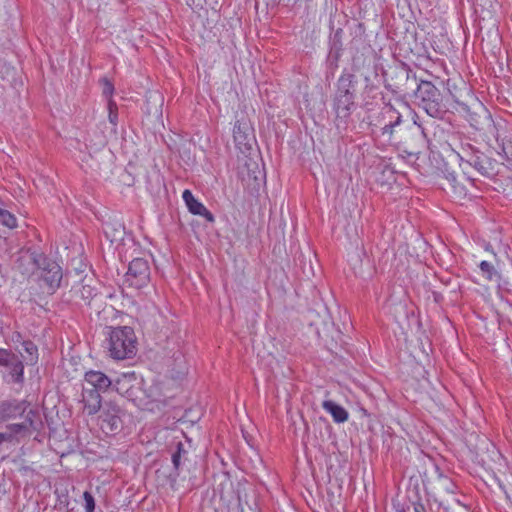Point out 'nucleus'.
<instances>
[{
  "mask_svg": "<svg viewBox=\"0 0 512 512\" xmlns=\"http://www.w3.org/2000/svg\"><path fill=\"white\" fill-rule=\"evenodd\" d=\"M138 340L131 327H115L109 333L108 352L114 359H127L135 356Z\"/></svg>",
  "mask_w": 512,
  "mask_h": 512,
  "instance_id": "obj_1",
  "label": "nucleus"
},
{
  "mask_svg": "<svg viewBox=\"0 0 512 512\" xmlns=\"http://www.w3.org/2000/svg\"><path fill=\"white\" fill-rule=\"evenodd\" d=\"M383 126L381 133L393 143H401L406 129V121L401 111L391 104L384 105L381 111Z\"/></svg>",
  "mask_w": 512,
  "mask_h": 512,
  "instance_id": "obj_2",
  "label": "nucleus"
},
{
  "mask_svg": "<svg viewBox=\"0 0 512 512\" xmlns=\"http://www.w3.org/2000/svg\"><path fill=\"white\" fill-rule=\"evenodd\" d=\"M423 486L428 495L435 500L441 499L443 495L453 493V481L440 471L438 465H432V469L423 472Z\"/></svg>",
  "mask_w": 512,
  "mask_h": 512,
  "instance_id": "obj_3",
  "label": "nucleus"
},
{
  "mask_svg": "<svg viewBox=\"0 0 512 512\" xmlns=\"http://www.w3.org/2000/svg\"><path fill=\"white\" fill-rule=\"evenodd\" d=\"M124 281L129 287L138 289L147 286L150 281L148 261L144 258H134L128 265Z\"/></svg>",
  "mask_w": 512,
  "mask_h": 512,
  "instance_id": "obj_4",
  "label": "nucleus"
},
{
  "mask_svg": "<svg viewBox=\"0 0 512 512\" xmlns=\"http://www.w3.org/2000/svg\"><path fill=\"white\" fill-rule=\"evenodd\" d=\"M440 96L439 90L430 81H422L417 88V98L421 99L427 114L433 115L438 111Z\"/></svg>",
  "mask_w": 512,
  "mask_h": 512,
  "instance_id": "obj_5",
  "label": "nucleus"
},
{
  "mask_svg": "<svg viewBox=\"0 0 512 512\" xmlns=\"http://www.w3.org/2000/svg\"><path fill=\"white\" fill-rule=\"evenodd\" d=\"M233 139L240 152H247L252 149L255 143L253 128L247 121H236L233 127Z\"/></svg>",
  "mask_w": 512,
  "mask_h": 512,
  "instance_id": "obj_6",
  "label": "nucleus"
},
{
  "mask_svg": "<svg viewBox=\"0 0 512 512\" xmlns=\"http://www.w3.org/2000/svg\"><path fill=\"white\" fill-rule=\"evenodd\" d=\"M139 385L140 381L135 371L123 373L113 382L116 391L127 398L136 397L135 389H137Z\"/></svg>",
  "mask_w": 512,
  "mask_h": 512,
  "instance_id": "obj_7",
  "label": "nucleus"
},
{
  "mask_svg": "<svg viewBox=\"0 0 512 512\" xmlns=\"http://www.w3.org/2000/svg\"><path fill=\"white\" fill-rule=\"evenodd\" d=\"M182 199L185 202V204L187 206V209L193 215L202 216L208 222H214L215 221V217L211 213V211L208 210L202 202H199V200L194 197L192 191L184 190L182 192Z\"/></svg>",
  "mask_w": 512,
  "mask_h": 512,
  "instance_id": "obj_8",
  "label": "nucleus"
},
{
  "mask_svg": "<svg viewBox=\"0 0 512 512\" xmlns=\"http://www.w3.org/2000/svg\"><path fill=\"white\" fill-rule=\"evenodd\" d=\"M84 380L88 385L92 386L94 391L99 394L107 391L108 387L113 385V381L110 380L109 376L102 373L99 370H88L85 372Z\"/></svg>",
  "mask_w": 512,
  "mask_h": 512,
  "instance_id": "obj_9",
  "label": "nucleus"
},
{
  "mask_svg": "<svg viewBox=\"0 0 512 512\" xmlns=\"http://www.w3.org/2000/svg\"><path fill=\"white\" fill-rule=\"evenodd\" d=\"M82 397L84 412L88 415H95V413L99 411L102 403L99 392L92 390V388H84Z\"/></svg>",
  "mask_w": 512,
  "mask_h": 512,
  "instance_id": "obj_10",
  "label": "nucleus"
},
{
  "mask_svg": "<svg viewBox=\"0 0 512 512\" xmlns=\"http://www.w3.org/2000/svg\"><path fill=\"white\" fill-rule=\"evenodd\" d=\"M42 278L48 286V292H55V290L60 285V281L62 279V270L59 264L50 263L48 265V268L44 269Z\"/></svg>",
  "mask_w": 512,
  "mask_h": 512,
  "instance_id": "obj_11",
  "label": "nucleus"
},
{
  "mask_svg": "<svg viewBox=\"0 0 512 512\" xmlns=\"http://www.w3.org/2000/svg\"><path fill=\"white\" fill-rule=\"evenodd\" d=\"M22 359L27 364H35L38 360V347L31 340H24L20 342V347H17Z\"/></svg>",
  "mask_w": 512,
  "mask_h": 512,
  "instance_id": "obj_12",
  "label": "nucleus"
},
{
  "mask_svg": "<svg viewBox=\"0 0 512 512\" xmlns=\"http://www.w3.org/2000/svg\"><path fill=\"white\" fill-rule=\"evenodd\" d=\"M322 406L326 412L331 414L334 422L344 423L348 421L349 412L343 406L333 402V400H324Z\"/></svg>",
  "mask_w": 512,
  "mask_h": 512,
  "instance_id": "obj_13",
  "label": "nucleus"
},
{
  "mask_svg": "<svg viewBox=\"0 0 512 512\" xmlns=\"http://www.w3.org/2000/svg\"><path fill=\"white\" fill-rule=\"evenodd\" d=\"M27 429L24 423H13L6 427V431L0 433V445L3 442H12L15 435L23 433Z\"/></svg>",
  "mask_w": 512,
  "mask_h": 512,
  "instance_id": "obj_14",
  "label": "nucleus"
},
{
  "mask_svg": "<svg viewBox=\"0 0 512 512\" xmlns=\"http://www.w3.org/2000/svg\"><path fill=\"white\" fill-rule=\"evenodd\" d=\"M220 495L222 500L225 501L226 504H231L233 500L238 499L233 489V483L229 477H225L224 480L222 481Z\"/></svg>",
  "mask_w": 512,
  "mask_h": 512,
  "instance_id": "obj_15",
  "label": "nucleus"
},
{
  "mask_svg": "<svg viewBox=\"0 0 512 512\" xmlns=\"http://www.w3.org/2000/svg\"><path fill=\"white\" fill-rule=\"evenodd\" d=\"M0 223L2 226L14 229L17 227V219L10 211L0 208Z\"/></svg>",
  "mask_w": 512,
  "mask_h": 512,
  "instance_id": "obj_16",
  "label": "nucleus"
},
{
  "mask_svg": "<svg viewBox=\"0 0 512 512\" xmlns=\"http://www.w3.org/2000/svg\"><path fill=\"white\" fill-rule=\"evenodd\" d=\"M481 274L487 281L493 280L494 276L497 275V270L491 262L481 261L479 264Z\"/></svg>",
  "mask_w": 512,
  "mask_h": 512,
  "instance_id": "obj_17",
  "label": "nucleus"
},
{
  "mask_svg": "<svg viewBox=\"0 0 512 512\" xmlns=\"http://www.w3.org/2000/svg\"><path fill=\"white\" fill-rule=\"evenodd\" d=\"M83 499L85 512H95L96 503L94 495L88 491H85L83 494Z\"/></svg>",
  "mask_w": 512,
  "mask_h": 512,
  "instance_id": "obj_18",
  "label": "nucleus"
},
{
  "mask_svg": "<svg viewBox=\"0 0 512 512\" xmlns=\"http://www.w3.org/2000/svg\"><path fill=\"white\" fill-rule=\"evenodd\" d=\"M118 107L114 99L108 100V117L109 121L113 123V125H116L118 120V113H117Z\"/></svg>",
  "mask_w": 512,
  "mask_h": 512,
  "instance_id": "obj_19",
  "label": "nucleus"
},
{
  "mask_svg": "<svg viewBox=\"0 0 512 512\" xmlns=\"http://www.w3.org/2000/svg\"><path fill=\"white\" fill-rule=\"evenodd\" d=\"M101 84L103 86V96L107 97V99H113L114 94V84L109 79H102Z\"/></svg>",
  "mask_w": 512,
  "mask_h": 512,
  "instance_id": "obj_20",
  "label": "nucleus"
},
{
  "mask_svg": "<svg viewBox=\"0 0 512 512\" xmlns=\"http://www.w3.org/2000/svg\"><path fill=\"white\" fill-rule=\"evenodd\" d=\"M182 452H184L183 444L182 442H178L177 449L175 453L172 454V463L175 469H179V466L181 464Z\"/></svg>",
  "mask_w": 512,
  "mask_h": 512,
  "instance_id": "obj_21",
  "label": "nucleus"
},
{
  "mask_svg": "<svg viewBox=\"0 0 512 512\" xmlns=\"http://www.w3.org/2000/svg\"><path fill=\"white\" fill-rule=\"evenodd\" d=\"M13 355L6 349H0V365L7 366L10 364Z\"/></svg>",
  "mask_w": 512,
  "mask_h": 512,
  "instance_id": "obj_22",
  "label": "nucleus"
},
{
  "mask_svg": "<svg viewBox=\"0 0 512 512\" xmlns=\"http://www.w3.org/2000/svg\"><path fill=\"white\" fill-rule=\"evenodd\" d=\"M10 410H11V404L0 405V421H6V419L11 417V415L9 413Z\"/></svg>",
  "mask_w": 512,
  "mask_h": 512,
  "instance_id": "obj_23",
  "label": "nucleus"
},
{
  "mask_svg": "<svg viewBox=\"0 0 512 512\" xmlns=\"http://www.w3.org/2000/svg\"><path fill=\"white\" fill-rule=\"evenodd\" d=\"M413 510H414V512H427L426 508L424 507V505L422 503H420V501H416L413 504Z\"/></svg>",
  "mask_w": 512,
  "mask_h": 512,
  "instance_id": "obj_24",
  "label": "nucleus"
},
{
  "mask_svg": "<svg viewBox=\"0 0 512 512\" xmlns=\"http://www.w3.org/2000/svg\"><path fill=\"white\" fill-rule=\"evenodd\" d=\"M108 423L110 424L111 430L117 429L119 427V417L113 416Z\"/></svg>",
  "mask_w": 512,
  "mask_h": 512,
  "instance_id": "obj_25",
  "label": "nucleus"
},
{
  "mask_svg": "<svg viewBox=\"0 0 512 512\" xmlns=\"http://www.w3.org/2000/svg\"><path fill=\"white\" fill-rule=\"evenodd\" d=\"M15 370H17V373H18V376L19 377H22L23 376V372H24V367H23V364L21 363H18L15 367Z\"/></svg>",
  "mask_w": 512,
  "mask_h": 512,
  "instance_id": "obj_26",
  "label": "nucleus"
},
{
  "mask_svg": "<svg viewBox=\"0 0 512 512\" xmlns=\"http://www.w3.org/2000/svg\"><path fill=\"white\" fill-rule=\"evenodd\" d=\"M12 340H14V341H21L20 333H14L13 336H12Z\"/></svg>",
  "mask_w": 512,
  "mask_h": 512,
  "instance_id": "obj_27",
  "label": "nucleus"
},
{
  "mask_svg": "<svg viewBox=\"0 0 512 512\" xmlns=\"http://www.w3.org/2000/svg\"><path fill=\"white\" fill-rule=\"evenodd\" d=\"M400 105L402 109H409V105L406 103H401Z\"/></svg>",
  "mask_w": 512,
  "mask_h": 512,
  "instance_id": "obj_28",
  "label": "nucleus"
},
{
  "mask_svg": "<svg viewBox=\"0 0 512 512\" xmlns=\"http://www.w3.org/2000/svg\"><path fill=\"white\" fill-rule=\"evenodd\" d=\"M272 1H273V2H275V3H280V2H282L283 0H272ZM287 1H288V2H291V0H287Z\"/></svg>",
  "mask_w": 512,
  "mask_h": 512,
  "instance_id": "obj_29",
  "label": "nucleus"
},
{
  "mask_svg": "<svg viewBox=\"0 0 512 512\" xmlns=\"http://www.w3.org/2000/svg\"><path fill=\"white\" fill-rule=\"evenodd\" d=\"M398 512H406L404 509H399Z\"/></svg>",
  "mask_w": 512,
  "mask_h": 512,
  "instance_id": "obj_30",
  "label": "nucleus"
},
{
  "mask_svg": "<svg viewBox=\"0 0 512 512\" xmlns=\"http://www.w3.org/2000/svg\"><path fill=\"white\" fill-rule=\"evenodd\" d=\"M454 192H458V191H457V186H454Z\"/></svg>",
  "mask_w": 512,
  "mask_h": 512,
  "instance_id": "obj_31",
  "label": "nucleus"
},
{
  "mask_svg": "<svg viewBox=\"0 0 512 512\" xmlns=\"http://www.w3.org/2000/svg\"><path fill=\"white\" fill-rule=\"evenodd\" d=\"M0 334H1V328H0Z\"/></svg>",
  "mask_w": 512,
  "mask_h": 512,
  "instance_id": "obj_32",
  "label": "nucleus"
}]
</instances>
